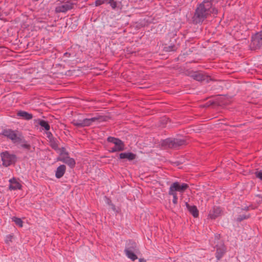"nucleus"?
I'll use <instances>...</instances> for the list:
<instances>
[{"instance_id": "1", "label": "nucleus", "mask_w": 262, "mask_h": 262, "mask_svg": "<svg viewBox=\"0 0 262 262\" xmlns=\"http://www.w3.org/2000/svg\"><path fill=\"white\" fill-rule=\"evenodd\" d=\"M217 10L212 7L210 0H204L197 8L194 16L196 23L204 20L211 14H216Z\"/></svg>"}, {"instance_id": "2", "label": "nucleus", "mask_w": 262, "mask_h": 262, "mask_svg": "<svg viewBox=\"0 0 262 262\" xmlns=\"http://www.w3.org/2000/svg\"><path fill=\"white\" fill-rule=\"evenodd\" d=\"M184 74L192 77L194 80L199 81L206 80L208 81V76L204 74L202 71H193L190 69L184 70Z\"/></svg>"}, {"instance_id": "3", "label": "nucleus", "mask_w": 262, "mask_h": 262, "mask_svg": "<svg viewBox=\"0 0 262 262\" xmlns=\"http://www.w3.org/2000/svg\"><path fill=\"white\" fill-rule=\"evenodd\" d=\"M3 165L8 167L16 162L17 157L15 155L10 154L9 151H5L1 154Z\"/></svg>"}, {"instance_id": "4", "label": "nucleus", "mask_w": 262, "mask_h": 262, "mask_svg": "<svg viewBox=\"0 0 262 262\" xmlns=\"http://www.w3.org/2000/svg\"><path fill=\"white\" fill-rule=\"evenodd\" d=\"M107 141L115 144V146L110 150V152L121 151L124 149V144L120 139L110 136L107 138Z\"/></svg>"}, {"instance_id": "5", "label": "nucleus", "mask_w": 262, "mask_h": 262, "mask_svg": "<svg viewBox=\"0 0 262 262\" xmlns=\"http://www.w3.org/2000/svg\"><path fill=\"white\" fill-rule=\"evenodd\" d=\"M16 132V131L13 130L11 129H5L2 131L0 135L7 137L11 140L13 143H21V138L17 135Z\"/></svg>"}, {"instance_id": "6", "label": "nucleus", "mask_w": 262, "mask_h": 262, "mask_svg": "<svg viewBox=\"0 0 262 262\" xmlns=\"http://www.w3.org/2000/svg\"><path fill=\"white\" fill-rule=\"evenodd\" d=\"M188 187V185L186 183L181 184L178 182H175L170 185L168 192L173 193H177V192H179L183 193Z\"/></svg>"}, {"instance_id": "7", "label": "nucleus", "mask_w": 262, "mask_h": 262, "mask_svg": "<svg viewBox=\"0 0 262 262\" xmlns=\"http://www.w3.org/2000/svg\"><path fill=\"white\" fill-rule=\"evenodd\" d=\"M185 143L186 141L181 139H167L164 141V144L170 148H177Z\"/></svg>"}, {"instance_id": "8", "label": "nucleus", "mask_w": 262, "mask_h": 262, "mask_svg": "<svg viewBox=\"0 0 262 262\" xmlns=\"http://www.w3.org/2000/svg\"><path fill=\"white\" fill-rule=\"evenodd\" d=\"M262 45V31L256 34L252 38L251 48L252 49H256Z\"/></svg>"}, {"instance_id": "9", "label": "nucleus", "mask_w": 262, "mask_h": 262, "mask_svg": "<svg viewBox=\"0 0 262 262\" xmlns=\"http://www.w3.org/2000/svg\"><path fill=\"white\" fill-rule=\"evenodd\" d=\"M216 251L215 253V257L217 260L221 259L226 252V247L224 243H221L216 246Z\"/></svg>"}, {"instance_id": "10", "label": "nucleus", "mask_w": 262, "mask_h": 262, "mask_svg": "<svg viewBox=\"0 0 262 262\" xmlns=\"http://www.w3.org/2000/svg\"><path fill=\"white\" fill-rule=\"evenodd\" d=\"M222 210L220 207L213 206L209 211L208 217L214 220L221 214Z\"/></svg>"}, {"instance_id": "11", "label": "nucleus", "mask_w": 262, "mask_h": 262, "mask_svg": "<svg viewBox=\"0 0 262 262\" xmlns=\"http://www.w3.org/2000/svg\"><path fill=\"white\" fill-rule=\"evenodd\" d=\"M58 160L66 163L71 168H73L75 166L76 162L75 160L73 158H70L68 156H63L59 158Z\"/></svg>"}, {"instance_id": "12", "label": "nucleus", "mask_w": 262, "mask_h": 262, "mask_svg": "<svg viewBox=\"0 0 262 262\" xmlns=\"http://www.w3.org/2000/svg\"><path fill=\"white\" fill-rule=\"evenodd\" d=\"M10 183L9 189L10 190H17L21 189V185L16 180L15 178H13L9 180Z\"/></svg>"}, {"instance_id": "13", "label": "nucleus", "mask_w": 262, "mask_h": 262, "mask_svg": "<svg viewBox=\"0 0 262 262\" xmlns=\"http://www.w3.org/2000/svg\"><path fill=\"white\" fill-rule=\"evenodd\" d=\"M136 157V155L130 152H122L119 155V158L121 159H127L129 161L134 160Z\"/></svg>"}, {"instance_id": "14", "label": "nucleus", "mask_w": 262, "mask_h": 262, "mask_svg": "<svg viewBox=\"0 0 262 262\" xmlns=\"http://www.w3.org/2000/svg\"><path fill=\"white\" fill-rule=\"evenodd\" d=\"M186 206L190 213L194 217L199 216V211L195 206H190L188 203H185Z\"/></svg>"}, {"instance_id": "15", "label": "nucleus", "mask_w": 262, "mask_h": 262, "mask_svg": "<svg viewBox=\"0 0 262 262\" xmlns=\"http://www.w3.org/2000/svg\"><path fill=\"white\" fill-rule=\"evenodd\" d=\"M66 170V167L64 165H61L58 166L56 170L55 177L57 179L61 178L64 174Z\"/></svg>"}, {"instance_id": "16", "label": "nucleus", "mask_w": 262, "mask_h": 262, "mask_svg": "<svg viewBox=\"0 0 262 262\" xmlns=\"http://www.w3.org/2000/svg\"><path fill=\"white\" fill-rule=\"evenodd\" d=\"M124 253L126 256L133 261H135L138 258L137 256L129 248L125 249Z\"/></svg>"}, {"instance_id": "17", "label": "nucleus", "mask_w": 262, "mask_h": 262, "mask_svg": "<svg viewBox=\"0 0 262 262\" xmlns=\"http://www.w3.org/2000/svg\"><path fill=\"white\" fill-rule=\"evenodd\" d=\"M99 119V118L94 117L91 118H85L83 119V124L82 126L83 127L89 126H90L92 123Z\"/></svg>"}, {"instance_id": "18", "label": "nucleus", "mask_w": 262, "mask_h": 262, "mask_svg": "<svg viewBox=\"0 0 262 262\" xmlns=\"http://www.w3.org/2000/svg\"><path fill=\"white\" fill-rule=\"evenodd\" d=\"M17 116L21 117L23 119L29 120L32 119L33 115L31 114L28 113L27 112L20 111L17 113Z\"/></svg>"}, {"instance_id": "19", "label": "nucleus", "mask_w": 262, "mask_h": 262, "mask_svg": "<svg viewBox=\"0 0 262 262\" xmlns=\"http://www.w3.org/2000/svg\"><path fill=\"white\" fill-rule=\"evenodd\" d=\"M12 221L14 222L19 227H22L23 226V222L20 218L16 217H13L12 218Z\"/></svg>"}, {"instance_id": "20", "label": "nucleus", "mask_w": 262, "mask_h": 262, "mask_svg": "<svg viewBox=\"0 0 262 262\" xmlns=\"http://www.w3.org/2000/svg\"><path fill=\"white\" fill-rule=\"evenodd\" d=\"M39 125L43 127L46 130H49L50 129V126L47 121L45 120H41L39 122Z\"/></svg>"}, {"instance_id": "21", "label": "nucleus", "mask_w": 262, "mask_h": 262, "mask_svg": "<svg viewBox=\"0 0 262 262\" xmlns=\"http://www.w3.org/2000/svg\"><path fill=\"white\" fill-rule=\"evenodd\" d=\"M107 3L109 4L113 9L119 7V4L114 0H107Z\"/></svg>"}, {"instance_id": "22", "label": "nucleus", "mask_w": 262, "mask_h": 262, "mask_svg": "<svg viewBox=\"0 0 262 262\" xmlns=\"http://www.w3.org/2000/svg\"><path fill=\"white\" fill-rule=\"evenodd\" d=\"M72 123L76 127H83V120H73Z\"/></svg>"}, {"instance_id": "23", "label": "nucleus", "mask_w": 262, "mask_h": 262, "mask_svg": "<svg viewBox=\"0 0 262 262\" xmlns=\"http://www.w3.org/2000/svg\"><path fill=\"white\" fill-rule=\"evenodd\" d=\"M58 149L59 150V154L61 157L63 156H67L69 155L68 152L66 151V149L64 147H62Z\"/></svg>"}, {"instance_id": "24", "label": "nucleus", "mask_w": 262, "mask_h": 262, "mask_svg": "<svg viewBox=\"0 0 262 262\" xmlns=\"http://www.w3.org/2000/svg\"><path fill=\"white\" fill-rule=\"evenodd\" d=\"M168 194L170 195H172L173 197L172 199V203L174 204H177L178 203V196L177 193H170V192H168Z\"/></svg>"}, {"instance_id": "25", "label": "nucleus", "mask_w": 262, "mask_h": 262, "mask_svg": "<svg viewBox=\"0 0 262 262\" xmlns=\"http://www.w3.org/2000/svg\"><path fill=\"white\" fill-rule=\"evenodd\" d=\"M250 217V215H240L237 217V221L241 222L244 220L247 219Z\"/></svg>"}, {"instance_id": "26", "label": "nucleus", "mask_w": 262, "mask_h": 262, "mask_svg": "<svg viewBox=\"0 0 262 262\" xmlns=\"http://www.w3.org/2000/svg\"><path fill=\"white\" fill-rule=\"evenodd\" d=\"M22 142V141L21 142ZM23 144L21 145V146L24 148H26L28 150H29L31 148V145L30 144H28L27 142L26 141H24L23 142Z\"/></svg>"}, {"instance_id": "27", "label": "nucleus", "mask_w": 262, "mask_h": 262, "mask_svg": "<svg viewBox=\"0 0 262 262\" xmlns=\"http://www.w3.org/2000/svg\"><path fill=\"white\" fill-rule=\"evenodd\" d=\"M255 174L256 178L262 181V170L255 172Z\"/></svg>"}, {"instance_id": "28", "label": "nucleus", "mask_w": 262, "mask_h": 262, "mask_svg": "<svg viewBox=\"0 0 262 262\" xmlns=\"http://www.w3.org/2000/svg\"><path fill=\"white\" fill-rule=\"evenodd\" d=\"M105 2L107 3V0H97L95 2L96 6H100L104 4Z\"/></svg>"}, {"instance_id": "29", "label": "nucleus", "mask_w": 262, "mask_h": 262, "mask_svg": "<svg viewBox=\"0 0 262 262\" xmlns=\"http://www.w3.org/2000/svg\"><path fill=\"white\" fill-rule=\"evenodd\" d=\"M51 146L54 149L56 150H58V144L55 142H52L51 144Z\"/></svg>"}, {"instance_id": "30", "label": "nucleus", "mask_w": 262, "mask_h": 262, "mask_svg": "<svg viewBox=\"0 0 262 262\" xmlns=\"http://www.w3.org/2000/svg\"><path fill=\"white\" fill-rule=\"evenodd\" d=\"M12 236L11 235H8L7 236L5 242L7 244H8L10 242L12 241Z\"/></svg>"}, {"instance_id": "31", "label": "nucleus", "mask_w": 262, "mask_h": 262, "mask_svg": "<svg viewBox=\"0 0 262 262\" xmlns=\"http://www.w3.org/2000/svg\"><path fill=\"white\" fill-rule=\"evenodd\" d=\"M171 48L170 47H165V51H171Z\"/></svg>"}, {"instance_id": "32", "label": "nucleus", "mask_w": 262, "mask_h": 262, "mask_svg": "<svg viewBox=\"0 0 262 262\" xmlns=\"http://www.w3.org/2000/svg\"><path fill=\"white\" fill-rule=\"evenodd\" d=\"M139 262H146V260L144 258H139Z\"/></svg>"}, {"instance_id": "33", "label": "nucleus", "mask_w": 262, "mask_h": 262, "mask_svg": "<svg viewBox=\"0 0 262 262\" xmlns=\"http://www.w3.org/2000/svg\"><path fill=\"white\" fill-rule=\"evenodd\" d=\"M257 196L259 197V198H260L262 200V195H260V194H257Z\"/></svg>"}, {"instance_id": "34", "label": "nucleus", "mask_w": 262, "mask_h": 262, "mask_svg": "<svg viewBox=\"0 0 262 262\" xmlns=\"http://www.w3.org/2000/svg\"><path fill=\"white\" fill-rule=\"evenodd\" d=\"M244 210H249V207H245V208L244 209Z\"/></svg>"}, {"instance_id": "35", "label": "nucleus", "mask_w": 262, "mask_h": 262, "mask_svg": "<svg viewBox=\"0 0 262 262\" xmlns=\"http://www.w3.org/2000/svg\"><path fill=\"white\" fill-rule=\"evenodd\" d=\"M260 62H262V59L260 60ZM260 66H262V62L260 63Z\"/></svg>"}]
</instances>
